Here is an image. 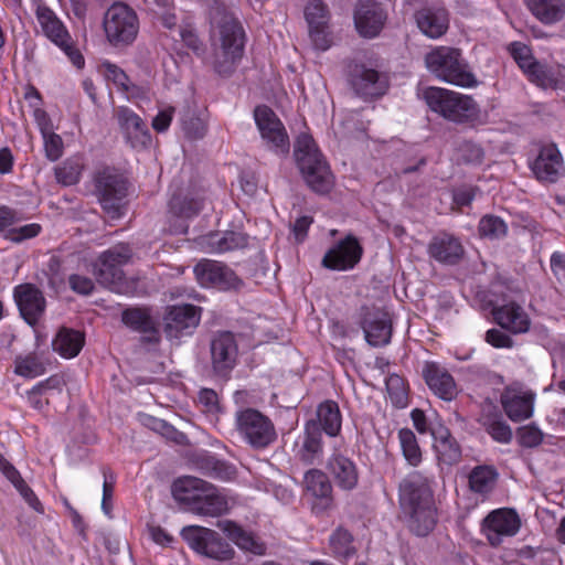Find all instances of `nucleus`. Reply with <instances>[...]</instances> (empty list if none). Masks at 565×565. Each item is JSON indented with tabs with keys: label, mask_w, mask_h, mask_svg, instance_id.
Returning a JSON list of instances; mask_svg holds the SVG:
<instances>
[{
	"label": "nucleus",
	"mask_w": 565,
	"mask_h": 565,
	"mask_svg": "<svg viewBox=\"0 0 565 565\" xmlns=\"http://www.w3.org/2000/svg\"><path fill=\"white\" fill-rule=\"evenodd\" d=\"M398 504L408 531L418 536L429 535L438 523L431 480L420 471L408 473L398 487Z\"/></svg>",
	"instance_id": "nucleus-1"
},
{
	"label": "nucleus",
	"mask_w": 565,
	"mask_h": 565,
	"mask_svg": "<svg viewBox=\"0 0 565 565\" xmlns=\"http://www.w3.org/2000/svg\"><path fill=\"white\" fill-rule=\"evenodd\" d=\"M294 156L306 184L318 194H328L334 185V177L310 135L301 134L297 137Z\"/></svg>",
	"instance_id": "nucleus-2"
},
{
	"label": "nucleus",
	"mask_w": 565,
	"mask_h": 565,
	"mask_svg": "<svg viewBox=\"0 0 565 565\" xmlns=\"http://www.w3.org/2000/svg\"><path fill=\"white\" fill-rule=\"evenodd\" d=\"M423 97L428 108L455 124H475L480 119V107L468 95L441 87H427Z\"/></svg>",
	"instance_id": "nucleus-3"
},
{
	"label": "nucleus",
	"mask_w": 565,
	"mask_h": 565,
	"mask_svg": "<svg viewBox=\"0 0 565 565\" xmlns=\"http://www.w3.org/2000/svg\"><path fill=\"white\" fill-rule=\"evenodd\" d=\"M94 191L105 213L113 220L125 213L130 182L126 173L114 166H102L93 174Z\"/></svg>",
	"instance_id": "nucleus-4"
},
{
	"label": "nucleus",
	"mask_w": 565,
	"mask_h": 565,
	"mask_svg": "<svg viewBox=\"0 0 565 565\" xmlns=\"http://www.w3.org/2000/svg\"><path fill=\"white\" fill-rule=\"evenodd\" d=\"M217 33L223 60L215 61L214 70L217 74L226 76L243 57L246 34L239 20L225 8L217 21Z\"/></svg>",
	"instance_id": "nucleus-5"
},
{
	"label": "nucleus",
	"mask_w": 565,
	"mask_h": 565,
	"mask_svg": "<svg viewBox=\"0 0 565 565\" xmlns=\"http://www.w3.org/2000/svg\"><path fill=\"white\" fill-rule=\"evenodd\" d=\"M427 68L438 78L461 87H472L477 81L472 73L466 70L458 49L439 46L425 57Z\"/></svg>",
	"instance_id": "nucleus-6"
},
{
	"label": "nucleus",
	"mask_w": 565,
	"mask_h": 565,
	"mask_svg": "<svg viewBox=\"0 0 565 565\" xmlns=\"http://www.w3.org/2000/svg\"><path fill=\"white\" fill-rule=\"evenodd\" d=\"M132 257V249L127 243H119L103 252L94 265L97 280L110 290L125 294V273L122 266Z\"/></svg>",
	"instance_id": "nucleus-7"
},
{
	"label": "nucleus",
	"mask_w": 565,
	"mask_h": 565,
	"mask_svg": "<svg viewBox=\"0 0 565 565\" xmlns=\"http://www.w3.org/2000/svg\"><path fill=\"white\" fill-rule=\"evenodd\" d=\"M104 30L111 45L127 46L136 40L139 32L137 13L122 2L114 3L105 14Z\"/></svg>",
	"instance_id": "nucleus-8"
},
{
	"label": "nucleus",
	"mask_w": 565,
	"mask_h": 565,
	"mask_svg": "<svg viewBox=\"0 0 565 565\" xmlns=\"http://www.w3.org/2000/svg\"><path fill=\"white\" fill-rule=\"evenodd\" d=\"M181 536L191 550L205 557L220 562L230 561L234 557L233 547L214 530L189 525L181 531Z\"/></svg>",
	"instance_id": "nucleus-9"
},
{
	"label": "nucleus",
	"mask_w": 565,
	"mask_h": 565,
	"mask_svg": "<svg viewBox=\"0 0 565 565\" xmlns=\"http://www.w3.org/2000/svg\"><path fill=\"white\" fill-rule=\"evenodd\" d=\"M235 424L241 437L255 449L268 447L277 437L271 419L255 408L238 411Z\"/></svg>",
	"instance_id": "nucleus-10"
},
{
	"label": "nucleus",
	"mask_w": 565,
	"mask_h": 565,
	"mask_svg": "<svg viewBox=\"0 0 565 565\" xmlns=\"http://www.w3.org/2000/svg\"><path fill=\"white\" fill-rule=\"evenodd\" d=\"M254 119L268 149L277 154H287L290 149L289 136L276 113L267 105H258L254 109Z\"/></svg>",
	"instance_id": "nucleus-11"
},
{
	"label": "nucleus",
	"mask_w": 565,
	"mask_h": 565,
	"mask_svg": "<svg viewBox=\"0 0 565 565\" xmlns=\"http://www.w3.org/2000/svg\"><path fill=\"white\" fill-rule=\"evenodd\" d=\"M210 355L213 373L227 380L235 369L238 359V343L231 331H217L210 342Z\"/></svg>",
	"instance_id": "nucleus-12"
},
{
	"label": "nucleus",
	"mask_w": 565,
	"mask_h": 565,
	"mask_svg": "<svg viewBox=\"0 0 565 565\" xmlns=\"http://www.w3.org/2000/svg\"><path fill=\"white\" fill-rule=\"evenodd\" d=\"M203 309L192 303L168 306L163 317V331L169 339L191 335L199 327Z\"/></svg>",
	"instance_id": "nucleus-13"
},
{
	"label": "nucleus",
	"mask_w": 565,
	"mask_h": 565,
	"mask_svg": "<svg viewBox=\"0 0 565 565\" xmlns=\"http://www.w3.org/2000/svg\"><path fill=\"white\" fill-rule=\"evenodd\" d=\"M194 276L204 288H216L218 290L237 289L242 280L226 264L202 259L193 268Z\"/></svg>",
	"instance_id": "nucleus-14"
},
{
	"label": "nucleus",
	"mask_w": 565,
	"mask_h": 565,
	"mask_svg": "<svg viewBox=\"0 0 565 565\" xmlns=\"http://www.w3.org/2000/svg\"><path fill=\"white\" fill-rule=\"evenodd\" d=\"M363 256V247L353 234H348L331 248L322 258V266L330 270L347 271L353 269Z\"/></svg>",
	"instance_id": "nucleus-15"
},
{
	"label": "nucleus",
	"mask_w": 565,
	"mask_h": 565,
	"mask_svg": "<svg viewBox=\"0 0 565 565\" xmlns=\"http://www.w3.org/2000/svg\"><path fill=\"white\" fill-rule=\"evenodd\" d=\"M115 118L125 141L136 150H142L151 143V134L145 120L127 106L115 110Z\"/></svg>",
	"instance_id": "nucleus-16"
},
{
	"label": "nucleus",
	"mask_w": 565,
	"mask_h": 565,
	"mask_svg": "<svg viewBox=\"0 0 565 565\" xmlns=\"http://www.w3.org/2000/svg\"><path fill=\"white\" fill-rule=\"evenodd\" d=\"M521 527L515 510L502 508L490 512L483 520V531L491 546H499L502 537L514 536Z\"/></svg>",
	"instance_id": "nucleus-17"
},
{
	"label": "nucleus",
	"mask_w": 565,
	"mask_h": 565,
	"mask_svg": "<svg viewBox=\"0 0 565 565\" xmlns=\"http://www.w3.org/2000/svg\"><path fill=\"white\" fill-rule=\"evenodd\" d=\"M358 33L365 39L376 38L383 30L387 14L376 0H359L353 14Z\"/></svg>",
	"instance_id": "nucleus-18"
},
{
	"label": "nucleus",
	"mask_w": 565,
	"mask_h": 565,
	"mask_svg": "<svg viewBox=\"0 0 565 565\" xmlns=\"http://www.w3.org/2000/svg\"><path fill=\"white\" fill-rule=\"evenodd\" d=\"M359 324L364 331L366 342L372 347H384L392 335L391 321L385 312L363 306L360 309Z\"/></svg>",
	"instance_id": "nucleus-19"
},
{
	"label": "nucleus",
	"mask_w": 565,
	"mask_h": 565,
	"mask_svg": "<svg viewBox=\"0 0 565 565\" xmlns=\"http://www.w3.org/2000/svg\"><path fill=\"white\" fill-rule=\"evenodd\" d=\"M354 92L363 98H380L386 94L390 83L385 74L364 64L355 65L351 76Z\"/></svg>",
	"instance_id": "nucleus-20"
},
{
	"label": "nucleus",
	"mask_w": 565,
	"mask_h": 565,
	"mask_svg": "<svg viewBox=\"0 0 565 565\" xmlns=\"http://www.w3.org/2000/svg\"><path fill=\"white\" fill-rule=\"evenodd\" d=\"M13 295L21 317L28 324L35 326L46 307L43 292L32 284H21L14 287Z\"/></svg>",
	"instance_id": "nucleus-21"
},
{
	"label": "nucleus",
	"mask_w": 565,
	"mask_h": 565,
	"mask_svg": "<svg viewBox=\"0 0 565 565\" xmlns=\"http://www.w3.org/2000/svg\"><path fill=\"white\" fill-rule=\"evenodd\" d=\"M324 443L321 428L315 419L305 423L303 431L298 437L296 456L305 465H315L322 460Z\"/></svg>",
	"instance_id": "nucleus-22"
},
{
	"label": "nucleus",
	"mask_w": 565,
	"mask_h": 565,
	"mask_svg": "<svg viewBox=\"0 0 565 565\" xmlns=\"http://www.w3.org/2000/svg\"><path fill=\"white\" fill-rule=\"evenodd\" d=\"M427 253L439 264L455 266L465 255V248L459 237L448 232H439L428 243Z\"/></svg>",
	"instance_id": "nucleus-23"
},
{
	"label": "nucleus",
	"mask_w": 565,
	"mask_h": 565,
	"mask_svg": "<svg viewBox=\"0 0 565 565\" xmlns=\"http://www.w3.org/2000/svg\"><path fill=\"white\" fill-rule=\"evenodd\" d=\"M532 171L542 182L555 183L565 171L564 159L555 143H547L540 148L539 154L532 164Z\"/></svg>",
	"instance_id": "nucleus-24"
},
{
	"label": "nucleus",
	"mask_w": 565,
	"mask_h": 565,
	"mask_svg": "<svg viewBox=\"0 0 565 565\" xmlns=\"http://www.w3.org/2000/svg\"><path fill=\"white\" fill-rule=\"evenodd\" d=\"M423 377L428 388L446 402L454 401L458 395V387L454 376L438 362L428 361L423 367Z\"/></svg>",
	"instance_id": "nucleus-25"
},
{
	"label": "nucleus",
	"mask_w": 565,
	"mask_h": 565,
	"mask_svg": "<svg viewBox=\"0 0 565 565\" xmlns=\"http://www.w3.org/2000/svg\"><path fill=\"white\" fill-rule=\"evenodd\" d=\"M534 402L535 394L521 388L507 387L500 396V403L505 415L514 423H520L532 417Z\"/></svg>",
	"instance_id": "nucleus-26"
},
{
	"label": "nucleus",
	"mask_w": 565,
	"mask_h": 565,
	"mask_svg": "<svg viewBox=\"0 0 565 565\" xmlns=\"http://www.w3.org/2000/svg\"><path fill=\"white\" fill-rule=\"evenodd\" d=\"M493 321L504 331L512 334L526 333L531 328V319L526 311L515 301H510L491 309Z\"/></svg>",
	"instance_id": "nucleus-27"
},
{
	"label": "nucleus",
	"mask_w": 565,
	"mask_h": 565,
	"mask_svg": "<svg viewBox=\"0 0 565 565\" xmlns=\"http://www.w3.org/2000/svg\"><path fill=\"white\" fill-rule=\"evenodd\" d=\"M327 469L338 488L351 491L359 483V469L354 460L342 452L334 451L327 463Z\"/></svg>",
	"instance_id": "nucleus-28"
},
{
	"label": "nucleus",
	"mask_w": 565,
	"mask_h": 565,
	"mask_svg": "<svg viewBox=\"0 0 565 565\" xmlns=\"http://www.w3.org/2000/svg\"><path fill=\"white\" fill-rule=\"evenodd\" d=\"M35 18L42 29L43 34L56 46H67L71 34L64 22L45 3L40 2L35 9Z\"/></svg>",
	"instance_id": "nucleus-29"
},
{
	"label": "nucleus",
	"mask_w": 565,
	"mask_h": 565,
	"mask_svg": "<svg viewBox=\"0 0 565 565\" xmlns=\"http://www.w3.org/2000/svg\"><path fill=\"white\" fill-rule=\"evenodd\" d=\"M206 201L203 190H190L186 193L173 194L169 200V212L183 220L194 218L204 209Z\"/></svg>",
	"instance_id": "nucleus-30"
},
{
	"label": "nucleus",
	"mask_w": 565,
	"mask_h": 565,
	"mask_svg": "<svg viewBox=\"0 0 565 565\" xmlns=\"http://www.w3.org/2000/svg\"><path fill=\"white\" fill-rule=\"evenodd\" d=\"M209 489H211L210 482L193 476L179 477L171 486L174 500L185 505L189 511L203 492Z\"/></svg>",
	"instance_id": "nucleus-31"
},
{
	"label": "nucleus",
	"mask_w": 565,
	"mask_h": 565,
	"mask_svg": "<svg viewBox=\"0 0 565 565\" xmlns=\"http://www.w3.org/2000/svg\"><path fill=\"white\" fill-rule=\"evenodd\" d=\"M121 321L129 329L142 334H150L149 342H158L160 339L158 323L151 316V310L146 307L127 308L121 313Z\"/></svg>",
	"instance_id": "nucleus-32"
},
{
	"label": "nucleus",
	"mask_w": 565,
	"mask_h": 565,
	"mask_svg": "<svg viewBox=\"0 0 565 565\" xmlns=\"http://www.w3.org/2000/svg\"><path fill=\"white\" fill-rule=\"evenodd\" d=\"M303 482L306 491L319 500V503L313 505V511H324L332 504V484L323 471L310 469L306 472Z\"/></svg>",
	"instance_id": "nucleus-33"
},
{
	"label": "nucleus",
	"mask_w": 565,
	"mask_h": 565,
	"mask_svg": "<svg viewBox=\"0 0 565 565\" xmlns=\"http://www.w3.org/2000/svg\"><path fill=\"white\" fill-rule=\"evenodd\" d=\"M414 18L422 33L430 39L440 38L449 26L448 13L445 9L422 8L415 12Z\"/></svg>",
	"instance_id": "nucleus-34"
},
{
	"label": "nucleus",
	"mask_w": 565,
	"mask_h": 565,
	"mask_svg": "<svg viewBox=\"0 0 565 565\" xmlns=\"http://www.w3.org/2000/svg\"><path fill=\"white\" fill-rule=\"evenodd\" d=\"M85 345V333L72 328L58 329L52 341L53 351L63 359L76 358Z\"/></svg>",
	"instance_id": "nucleus-35"
},
{
	"label": "nucleus",
	"mask_w": 565,
	"mask_h": 565,
	"mask_svg": "<svg viewBox=\"0 0 565 565\" xmlns=\"http://www.w3.org/2000/svg\"><path fill=\"white\" fill-rule=\"evenodd\" d=\"M524 3L544 25H554L565 18V0H524Z\"/></svg>",
	"instance_id": "nucleus-36"
},
{
	"label": "nucleus",
	"mask_w": 565,
	"mask_h": 565,
	"mask_svg": "<svg viewBox=\"0 0 565 565\" xmlns=\"http://www.w3.org/2000/svg\"><path fill=\"white\" fill-rule=\"evenodd\" d=\"M193 462L203 475L211 478L231 480L236 475V469L233 465L217 458L209 451H202L195 455Z\"/></svg>",
	"instance_id": "nucleus-37"
},
{
	"label": "nucleus",
	"mask_w": 565,
	"mask_h": 565,
	"mask_svg": "<svg viewBox=\"0 0 565 565\" xmlns=\"http://www.w3.org/2000/svg\"><path fill=\"white\" fill-rule=\"evenodd\" d=\"M211 489L203 492L191 508V512L203 516H221L228 511V502L217 488L210 483Z\"/></svg>",
	"instance_id": "nucleus-38"
},
{
	"label": "nucleus",
	"mask_w": 565,
	"mask_h": 565,
	"mask_svg": "<svg viewBox=\"0 0 565 565\" xmlns=\"http://www.w3.org/2000/svg\"><path fill=\"white\" fill-rule=\"evenodd\" d=\"M321 433L324 431L330 437H335L341 431L342 415L337 402L327 399L317 407V419Z\"/></svg>",
	"instance_id": "nucleus-39"
},
{
	"label": "nucleus",
	"mask_w": 565,
	"mask_h": 565,
	"mask_svg": "<svg viewBox=\"0 0 565 565\" xmlns=\"http://www.w3.org/2000/svg\"><path fill=\"white\" fill-rule=\"evenodd\" d=\"M248 235L242 231H224L209 236L212 253L223 254L243 249L248 245Z\"/></svg>",
	"instance_id": "nucleus-40"
},
{
	"label": "nucleus",
	"mask_w": 565,
	"mask_h": 565,
	"mask_svg": "<svg viewBox=\"0 0 565 565\" xmlns=\"http://www.w3.org/2000/svg\"><path fill=\"white\" fill-rule=\"evenodd\" d=\"M498 478V470L493 466H476L468 476L469 488L475 493L488 494L493 490Z\"/></svg>",
	"instance_id": "nucleus-41"
},
{
	"label": "nucleus",
	"mask_w": 565,
	"mask_h": 565,
	"mask_svg": "<svg viewBox=\"0 0 565 565\" xmlns=\"http://www.w3.org/2000/svg\"><path fill=\"white\" fill-rule=\"evenodd\" d=\"M84 168L83 158L81 156H72L54 168L55 179L65 186L77 184Z\"/></svg>",
	"instance_id": "nucleus-42"
},
{
	"label": "nucleus",
	"mask_w": 565,
	"mask_h": 565,
	"mask_svg": "<svg viewBox=\"0 0 565 565\" xmlns=\"http://www.w3.org/2000/svg\"><path fill=\"white\" fill-rule=\"evenodd\" d=\"M525 75L531 83L544 89H556L561 83L558 73L553 67L537 61L532 64Z\"/></svg>",
	"instance_id": "nucleus-43"
},
{
	"label": "nucleus",
	"mask_w": 565,
	"mask_h": 565,
	"mask_svg": "<svg viewBox=\"0 0 565 565\" xmlns=\"http://www.w3.org/2000/svg\"><path fill=\"white\" fill-rule=\"evenodd\" d=\"M46 372L45 363L34 352L14 359V373L25 379H34Z\"/></svg>",
	"instance_id": "nucleus-44"
},
{
	"label": "nucleus",
	"mask_w": 565,
	"mask_h": 565,
	"mask_svg": "<svg viewBox=\"0 0 565 565\" xmlns=\"http://www.w3.org/2000/svg\"><path fill=\"white\" fill-rule=\"evenodd\" d=\"M398 440L406 462L412 467H418L423 460V452L413 430L409 428L399 429Z\"/></svg>",
	"instance_id": "nucleus-45"
},
{
	"label": "nucleus",
	"mask_w": 565,
	"mask_h": 565,
	"mask_svg": "<svg viewBox=\"0 0 565 565\" xmlns=\"http://www.w3.org/2000/svg\"><path fill=\"white\" fill-rule=\"evenodd\" d=\"M353 541L351 532L340 526L330 535L329 544L335 557L349 559L356 552Z\"/></svg>",
	"instance_id": "nucleus-46"
},
{
	"label": "nucleus",
	"mask_w": 565,
	"mask_h": 565,
	"mask_svg": "<svg viewBox=\"0 0 565 565\" xmlns=\"http://www.w3.org/2000/svg\"><path fill=\"white\" fill-rule=\"evenodd\" d=\"M478 234L481 238L498 241L507 236L508 224L500 216L486 214L478 223Z\"/></svg>",
	"instance_id": "nucleus-47"
},
{
	"label": "nucleus",
	"mask_w": 565,
	"mask_h": 565,
	"mask_svg": "<svg viewBox=\"0 0 565 565\" xmlns=\"http://www.w3.org/2000/svg\"><path fill=\"white\" fill-rule=\"evenodd\" d=\"M142 423L146 427L177 445L183 446L188 444L186 435L163 419L147 415Z\"/></svg>",
	"instance_id": "nucleus-48"
},
{
	"label": "nucleus",
	"mask_w": 565,
	"mask_h": 565,
	"mask_svg": "<svg viewBox=\"0 0 565 565\" xmlns=\"http://www.w3.org/2000/svg\"><path fill=\"white\" fill-rule=\"evenodd\" d=\"M385 386L392 405L405 408L408 405V384L398 374H391L385 380Z\"/></svg>",
	"instance_id": "nucleus-49"
},
{
	"label": "nucleus",
	"mask_w": 565,
	"mask_h": 565,
	"mask_svg": "<svg viewBox=\"0 0 565 565\" xmlns=\"http://www.w3.org/2000/svg\"><path fill=\"white\" fill-rule=\"evenodd\" d=\"M305 19L308 26L329 25L330 11L323 0H310L305 7Z\"/></svg>",
	"instance_id": "nucleus-50"
},
{
	"label": "nucleus",
	"mask_w": 565,
	"mask_h": 565,
	"mask_svg": "<svg viewBox=\"0 0 565 565\" xmlns=\"http://www.w3.org/2000/svg\"><path fill=\"white\" fill-rule=\"evenodd\" d=\"M484 430L499 444H509L513 434L511 427L501 418H487L483 422Z\"/></svg>",
	"instance_id": "nucleus-51"
},
{
	"label": "nucleus",
	"mask_w": 565,
	"mask_h": 565,
	"mask_svg": "<svg viewBox=\"0 0 565 565\" xmlns=\"http://www.w3.org/2000/svg\"><path fill=\"white\" fill-rule=\"evenodd\" d=\"M102 472H103V477H104L102 510L104 511V513L106 515L110 516L111 510H113V498H114V491H115L117 477H116L115 472L108 467H104Z\"/></svg>",
	"instance_id": "nucleus-52"
},
{
	"label": "nucleus",
	"mask_w": 565,
	"mask_h": 565,
	"mask_svg": "<svg viewBox=\"0 0 565 565\" xmlns=\"http://www.w3.org/2000/svg\"><path fill=\"white\" fill-rule=\"evenodd\" d=\"M509 52L524 74L532 67V64L536 62L531 49L522 42H512L509 45Z\"/></svg>",
	"instance_id": "nucleus-53"
},
{
	"label": "nucleus",
	"mask_w": 565,
	"mask_h": 565,
	"mask_svg": "<svg viewBox=\"0 0 565 565\" xmlns=\"http://www.w3.org/2000/svg\"><path fill=\"white\" fill-rule=\"evenodd\" d=\"M181 128L188 139L196 140L204 137L206 127L204 121L194 114L186 113L181 118Z\"/></svg>",
	"instance_id": "nucleus-54"
},
{
	"label": "nucleus",
	"mask_w": 565,
	"mask_h": 565,
	"mask_svg": "<svg viewBox=\"0 0 565 565\" xmlns=\"http://www.w3.org/2000/svg\"><path fill=\"white\" fill-rule=\"evenodd\" d=\"M518 443L523 448H534L543 443L544 434L535 425H525L516 429Z\"/></svg>",
	"instance_id": "nucleus-55"
},
{
	"label": "nucleus",
	"mask_w": 565,
	"mask_h": 565,
	"mask_svg": "<svg viewBox=\"0 0 565 565\" xmlns=\"http://www.w3.org/2000/svg\"><path fill=\"white\" fill-rule=\"evenodd\" d=\"M437 451L441 458V460L447 465L456 463L460 460L461 450L456 440L448 435L445 438H441L436 446Z\"/></svg>",
	"instance_id": "nucleus-56"
},
{
	"label": "nucleus",
	"mask_w": 565,
	"mask_h": 565,
	"mask_svg": "<svg viewBox=\"0 0 565 565\" xmlns=\"http://www.w3.org/2000/svg\"><path fill=\"white\" fill-rule=\"evenodd\" d=\"M44 152L47 160L55 162L64 153V142L60 135L51 131L42 135Z\"/></svg>",
	"instance_id": "nucleus-57"
},
{
	"label": "nucleus",
	"mask_w": 565,
	"mask_h": 565,
	"mask_svg": "<svg viewBox=\"0 0 565 565\" xmlns=\"http://www.w3.org/2000/svg\"><path fill=\"white\" fill-rule=\"evenodd\" d=\"M42 232V226L39 223H30L22 225L20 227H12L4 235V237L13 243H21L26 239L34 238L39 236Z\"/></svg>",
	"instance_id": "nucleus-58"
},
{
	"label": "nucleus",
	"mask_w": 565,
	"mask_h": 565,
	"mask_svg": "<svg viewBox=\"0 0 565 565\" xmlns=\"http://www.w3.org/2000/svg\"><path fill=\"white\" fill-rule=\"evenodd\" d=\"M12 486L34 511L39 513H44V507L42 502L39 500L35 492L32 490V488L29 487V484L25 482L22 476L14 480V482H12Z\"/></svg>",
	"instance_id": "nucleus-59"
},
{
	"label": "nucleus",
	"mask_w": 565,
	"mask_h": 565,
	"mask_svg": "<svg viewBox=\"0 0 565 565\" xmlns=\"http://www.w3.org/2000/svg\"><path fill=\"white\" fill-rule=\"evenodd\" d=\"M309 36L316 50L327 51L332 45L329 25L309 28Z\"/></svg>",
	"instance_id": "nucleus-60"
},
{
	"label": "nucleus",
	"mask_w": 565,
	"mask_h": 565,
	"mask_svg": "<svg viewBox=\"0 0 565 565\" xmlns=\"http://www.w3.org/2000/svg\"><path fill=\"white\" fill-rule=\"evenodd\" d=\"M484 341L495 349H512L514 347L513 339L503 329H489L484 334Z\"/></svg>",
	"instance_id": "nucleus-61"
},
{
	"label": "nucleus",
	"mask_w": 565,
	"mask_h": 565,
	"mask_svg": "<svg viewBox=\"0 0 565 565\" xmlns=\"http://www.w3.org/2000/svg\"><path fill=\"white\" fill-rule=\"evenodd\" d=\"M477 192L478 188L472 185L457 188L452 191V203L458 207V210L470 206Z\"/></svg>",
	"instance_id": "nucleus-62"
},
{
	"label": "nucleus",
	"mask_w": 565,
	"mask_h": 565,
	"mask_svg": "<svg viewBox=\"0 0 565 565\" xmlns=\"http://www.w3.org/2000/svg\"><path fill=\"white\" fill-rule=\"evenodd\" d=\"M22 220V215L15 209L6 204L0 205V233L6 235Z\"/></svg>",
	"instance_id": "nucleus-63"
},
{
	"label": "nucleus",
	"mask_w": 565,
	"mask_h": 565,
	"mask_svg": "<svg viewBox=\"0 0 565 565\" xmlns=\"http://www.w3.org/2000/svg\"><path fill=\"white\" fill-rule=\"evenodd\" d=\"M459 150L463 161L467 163H481L483 160V149L472 141H463Z\"/></svg>",
	"instance_id": "nucleus-64"
}]
</instances>
